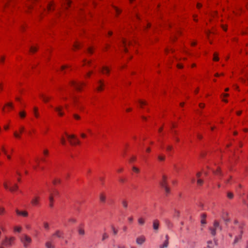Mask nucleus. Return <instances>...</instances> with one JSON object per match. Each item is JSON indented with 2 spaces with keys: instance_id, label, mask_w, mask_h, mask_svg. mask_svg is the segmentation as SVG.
<instances>
[{
  "instance_id": "1",
  "label": "nucleus",
  "mask_w": 248,
  "mask_h": 248,
  "mask_svg": "<svg viewBox=\"0 0 248 248\" xmlns=\"http://www.w3.org/2000/svg\"><path fill=\"white\" fill-rule=\"evenodd\" d=\"M24 248H28L32 242L31 238L26 234H23L19 238Z\"/></svg>"
},
{
  "instance_id": "2",
  "label": "nucleus",
  "mask_w": 248,
  "mask_h": 248,
  "mask_svg": "<svg viewBox=\"0 0 248 248\" xmlns=\"http://www.w3.org/2000/svg\"><path fill=\"white\" fill-rule=\"evenodd\" d=\"M209 230L210 231L211 234L213 236H215L216 234V232L217 231H221L222 230V227L220 225L219 222L216 220L214 222L213 226L210 227Z\"/></svg>"
},
{
  "instance_id": "3",
  "label": "nucleus",
  "mask_w": 248,
  "mask_h": 248,
  "mask_svg": "<svg viewBox=\"0 0 248 248\" xmlns=\"http://www.w3.org/2000/svg\"><path fill=\"white\" fill-rule=\"evenodd\" d=\"M66 135L67 136L68 139H69V141L70 143L72 145H76L77 144H80L79 140L76 139L75 135H68L66 133H65Z\"/></svg>"
},
{
  "instance_id": "4",
  "label": "nucleus",
  "mask_w": 248,
  "mask_h": 248,
  "mask_svg": "<svg viewBox=\"0 0 248 248\" xmlns=\"http://www.w3.org/2000/svg\"><path fill=\"white\" fill-rule=\"evenodd\" d=\"M15 239V237L13 236L10 237V238L6 237L4 241L2 243V244L6 247H9L12 245L13 242H14Z\"/></svg>"
},
{
  "instance_id": "5",
  "label": "nucleus",
  "mask_w": 248,
  "mask_h": 248,
  "mask_svg": "<svg viewBox=\"0 0 248 248\" xmlns=\"http://www.w3.org/2000/svg\"><path fill=\"white\" fill-rule=\"evenodd\" d=\"M145 237L143 235H140L136 238V242L137 245L141 246L145 242Z\"/></svg>"
},
{
  "instance_id": "6",
  "label": "nucleus",
  "mask_w": 248,
  "mask_h": 248,
  "mask_svg": "<svg viewBox=\"0 0 248 248\" xmlns=\"http://www.w3.org/2000/svg\"><path fill=\"white\" fill-rule=\"evenodd\" d=\"M71 84L78 91L81 90V86L84 85L83 83H77L76 81H72Z\"/></svg>"
},
{
  "instance_id": "7",
  "label": "nucleus",
  "mask_w": 248,
  "mask_h": 248,
  "mask_svg": "<svg viewBox=\"0 0 248 248\" xmlns=\"http://www.w3.org/2000/svg\"><path fill=\"white\" fill-rule=\"evenodd\" d=\"M40 197L39 196H34L31 200V203L33 206H37L39 203Z\"/></svg>"
},
{
  "instance_id": "8",
  "label": "nucleus",
  "mask_w": 248,
  "mask_h": 248,
  "mask_svg": "<svg viewBox=\"0 0 248 248\" xmlns=\"http://www.w3.org/2000/svg\"><path fill=\"white\" fill-rule=\"evenodd\" d=\"M164 222L165 223L166 227L169 230H170L173 227V224L169 219H165L164 220Z\"/></svg>"
},
{
  "instance_id": "9",
  "label": "nucleus",
  "mask_w": 248,
  "mask_h": 248,
  "mask_svg": "<svg viewBox=\"0 0 248 248\" xmlns=\"http://www.w3.org/2000/svg\"><path fill=\"white\" fill-rule=\"evenodd\" d=\"M165 238L166 240L163 244L159 246V248H166L168 247L169 237L168 234L166 235Z\"/></svg>"
},
{
  "instance_id": "10",
  "label": "nucleus",
  "mask_w": 248,
  "mask_h": 248,
  "mask_svg": "<svg viewBox=\"0 0 248 248\" xmlns=\"http://www.w3.org/2000/svg\"><path fill=\"white\" fill-rule=\"evenodd\" d=\"M160 185L161 187H163L167 185V177L166 175H163L161 181L160 182Z\"/></svg>"
},
{
  "instance_id": "11",
  "label": "nucleus",
  "mask_w": 248,
  "mask_h": 248,
  "mask_svg": "<svg viewBox=\"0 0 248 248\" xmlns=\"http://www.w3.org/2000/svg\"><path fill=\"white\" fill-rule=\"evenodd\" d=\"M153 229L155 231H157L159 226V222L157 219H155L153 223Z\"/></svg>"
},
{
  "instance_id": "12",
  "label": "nucleus",
  "mask_w": 248,
  "mask_h": 248,
  "mask_svg": "<svg viewBox=\"0 0 248 248\" xmlns=\"http://www.w3.org/2000/svg\"><path fill=\"white\" fill-rule=\"evenodd\" d=\"M16 213L18 216H22L23 217H27L28 215V213L27 211H20L18 210V209H16Z\"/></svg>"
},
{
  "instance_id": "13",
  "label": "nucleus",
  "mask_w": 248,
  "mask_h": 248,
  "mask_svg": "<svg viewBox=\"0 0 248 248\" xmlns=\"http://www.w3.org/2000/svg\"><path fill=\"white\" fill-rule=\"evenodd\" d=\"M55 110L58 112V114L60 116H62L64 115L63 112L62 111V108L61 107H57L54 108Z\"/></svg>"
},
{
  "instance_id": "14",
  "label": "nucleus",
  "mask_w": 248,
  "mask_h": 248,
  "mask_svg": "<svg viewBox=\"0 0 248 248\" xmlns=\"http://www.w3.org/2000/svg\"><path fill=\"white\" fill-rule=\"evenodd\" d=\"M98 83L99 84V86L97 88V90L98 91H101L103 90V87L104 86V84L103 81L101 80L98 81Z\"/></svg>"
},
{
  "instance_id": "15",
  "label": "nucleus",
  "mask_w": 248,
  "mask_h": 248,
  "mask_svg": "<svg viewBox=\"0 0 248 248\" xmlns=\"http://www.w3.org/2000/svg\"><path fill=\"white\" fill-rule=\"evenodd\" d=\"M63 233L59 230H57L56 232L53 234V236H56L58 238H62Z\"/></svg>"
},
{
  "instance_id": "16",
  "label": "nucleus",
  "mask_w": 248,
  "mask_h": 248,
  "mask_svg": "<svg viewBox=\"0 0 248 248\" xmlns=\"http://www.w3.org/2000/svg\"><path fill=\"white\" fill-rule=\"evenodd\" d=\"M40 96L42 99L43 101H44L46 103L47 102L49 101V100L50 99V97L46 96V95H45L43 94H40Z\"/></svg>"
},
{
  "instance_id": "17",
  "label": "nucleus",
  "mask_w": 248,
  "mask_h": 248,
  "mask_svg": "<svg viewBox=\"0 0 248 248\" xmlns=\"http://www.w3.org/2000/svg\"><path fill=\"white\" fill-rule=\"evenodd\" d=\"M228 215V213L227 212L223 211L222 217L226 223L229 221V219L226 218V217H227Z\"/></svg>"
},
{
  "instance_id": "18",
  "label": "nucleus",
  "mask_w": 248,
  "mask_h": 248,
  "mask_svg": "<svg viewBox=\"0 0 248 248\" xmlns=\"http://www.w3.org/2000/svg\"><path fill=\"white\" fill-rule=\"evenodd\" d=\"M99 199L101 202L104 203L106 202V197L104 193H102L100 194Z\"/></svg>"
},
{
  "instance_id": "19",
  "label": "nucleus",
  "mask_w": 248,
  "mask_h": 248,
  "mask_svg": "<svg viewBox=\"0 0 248 248\" xmlns=\"http://www.w3.org/2000/svg\"><path fill=\"white\" fill-rule=\"evenodd\" d=\"M45 246L46 248H55L54 246L52 244V243L50 241H47L46 243Z\"/></svg>"
},
{
  "instance_id": "20",
  "label": "nucleus",
  "mask_w": 248,
  "mask_h": 248,
  "mask_svg": "<svg viewBox=\"0 0 248 248\" xmlns=\"http://www.w3.org/2000/svg\"><path fill=\"white\" fill-rule=\"evenodd\" d=\"M110 71L109 68L106 66H103L102 68V72L103 73L108 74Z\"/></svg>"
},
{
  "instance_id": "21",
  "label": "nucleus",
  "mask_w": 248,
  "mask_h": 248,
  "mask_svg": "<svg viewBox=\"0 0 248 248\" xmlns=\"http://www.w3.org/2000/svg\"><path fill=\"white\" fill-rule=\"evenodd\" d=\"M213 173L217 175H218V176H222V173L221 172L220 168H218L217 169V170H216V171H213Z\"/></svg>"
},
{
  "instance_id": "22",
  "label": "nucleus",
  "mask_w": 248,
  "mask_h": 248,
  "mask_svg": "<svg viewBox=\"0 0 248 248\" xmlns=\"http://www.w3.org/2000/svg\"><path fill=\"white\" fill-rule=\"evenodd\" d=\"M49 206L51 208H52L53 206L54 199H53V197L52 195L50 196V197H49Z\"/></svg>"
},
{
  "instance_id": "23",
  "label": "nucleus",
  "mask_w": 248,
  "mask_h": 248,
  "mask_svg": "<svg viewBox=\"0 0 248 248\" xmlns=\"http://www.w3.org/2000/svg\"><path fill=\"white\" fill-rule=\"evenodd\" d=\"M162 187L164 189L166 195H168L170 193V188L168 186Z\"/></svg>"
},
{
  "instance_id": "24",
  "label": "nucleus",
  "mask_w": 248,
  "mask_h": 248,
  "mask_svg": "<svg viewBox=\"0 0 248 248\" xmlns=\"http://www.w3.org/2000/svg\"><path fill=\"white\" fill-rule=\"evenodd\" d=\"M138 223L140 225H143L145 223V220L142 217H140L138 220Z\"/></svg>"
},
{
  "instance_id": "25",
  "label": "nucleus",
  "mask_w": 248,
  "mask_h": 248,
  "mask_svg": "<svg viewBox=\"0 0 248 248\" xmlns=\"http://www.w3.org/2000/svg\"><path fill=\"white\" fill-rule=\"evenodd\" d=\"M19 115L21 118H24L26 115V113L25 111H21L19 112Z\"/></svg>"
},
{
  "instance_id": "26",
  "label": "nucleus",
  "mask_w": 248,
  "mask_h": 248,
  "mask_svg": "<svg viewBox=\"0 0 248 248\" xmlns=\"http://www.w3.org/2000/svg\"><path fill=\"white\" fill-rule=\"evenodd\" d=\"M18 189V186L17 184H15L14 186L9 188L10 191L13 192Z\"/></svg>"
},
{
  "instance_id": "27",
  "label": "nucleus",
  "mask_w": 248,
  "mask_h": 248,
  "mask_svg": "<svg viewBox=\"0 0 248 248\" xmlns=\"http://www.w3.org/2000/svg\"><path fill=\"white\" fill-rule=\"evenodd\" d=\"M179 217H180L179 211H178L176 210H175L174 212L173 217H176V218H179Z\"/></svg>"
},
{
  "instance_id": "28",
  "label": "nucleus",
  "mask_w": 248,
  "mask_h": 248,
  "mask_svg": "<svg viewBox=\"0 0 248 248\" xmlns=\"http://www.w3.org/2000/svg\"><path fill=\"white\" fill-rule=\"evenodd\" d=\"M21 230H22L21 227H20V226H15L14 227V231L15 232H20L21 231Z\"/></svg>"
},
{
  "instance_id": "29",
  "label": "nucleus",
  "mask_w": 248,
  "mask_h": 248,
  "mask_svg": "<svg viewBox=\"0 0 248 248\" xmlns=\"http://www.w3.org/2000/svg\"><path fill=\"white\" fill-rule=\"evenodd\" d=\"M111 230L112 231V232H113V233L114 235H116L117 233H118V231L117 230H116L115 227H114V226L113 225H111Z\"/></svg>"
},
{
  "instance_id": "30",
  "label": "nucleus",
  "mask_w": 248,
  "mask_h": 248,
  "mask_svg": "<svg viewBox=\"0 0 248 248\" xmlns=\"http://www.w3.org/2000/svg\"><path fill=\"white\" fill-rule=\"evenodd\" d=\"M241 239V235L235 237L234 242H233V245L236 244Z\"/></svg>"
},
{
  "instance_id": "31",
  "label": "nucleus",
  "mask_w": 248,
  "mask_h": 248,
  "mask_svg": "<svg viewBox=\"0 0 248 248\" xmlns=\"http://www.w3.org/2000/svg\"><path fill=\"white\" fill-rule=\"evenodd\" d=\"M43 226L45 229L46 230H48L49 229V224L46 222H43Z\"/></svg>"
},
{
  "instance_id": "32",
  "label": "nucleus",
  "mask_w": 248,
  "mask_h": 248,
  "mask_svg": "<svg viewBox=\"0 0 248 248\" xmlns=\"http://www.w3.org/2000/svg\"><path fill=\"white\" fill-rule=\"evenodd\" d=\"M122 204L123 205V206L124 208H126L128 206V203L125 200H123L122 202Z\"/></svg>"
},
{
  "instance_id": "33",
  "label": "nucleus",
  "mask_w": 248,
  "mask_h": 248,
  "mask_svg": "<svg viewBox=\"0 0 248 248\" xmlns=\"http://www.w3.org/2000/svg\"><path fill=\"white\" fill-rule=\"evenodd\" d=\"M78 232L79 234H80V235H83L85 234V231H84V229H83L79 228L78 229Z\"/></svg>"
},
{
  "instance_id": "34",
  "label": "nucleus",
  "mask_w": 248,
  "mask_h": 248,
  "mask_svg": "<svg viewBox=\"0 0 248 248\" xmlns=\"http://www.w3.org/2000/svg\"><path fill=\"white\" fill-rule=\"evenodd\" d=\"M127 43H128L129 45H130L131 42H129L127 43L126 41H125L124 40H123V45H124V51L125 52H126L127 51L126 48H125V46L127 45Z\"/></svg>"
},
{
  "instance_id": "35",
  "label": "nucleus",
  "mask_w": 248,
  "mask_h": 248,
  "mask_svg": "<svg viewBox=\"0 0 248 248\" xmlns=\"http://www.w3.org/2000/svg\"><path fill=\"white\" fill-rule=\"evenodd\" d=\"M34 114L35 117L38 118L39 117V114L37 112V108H34Z\"/></svg>"
},
{
  "instance_id": "36",
  "label": "nucleus",
  "mask_w": 248,
  "mask_h": 248,
  "mask_svg": "<svg viewBox=\"0 0 248 248\" xmlns=\"http://www.w3.org/2000/svg\"><path fill=\"white\" fill-rule=\"evenodd\" d=\"M5 212V208L3 207H0V215H2Z\"/></svg>"
},
{
  "instance_id": "37",
  "label": "nucleus",
  "mask_w": 248,
  "mask_h": 248,
  "mask_svg": "<svg viewBox=\"0 0 248 248\" xmlns=\"http://www.w3.org/2000/svg\"><path fill=\"white\" fill-rule=\"evenodd\" d=\"M213 60L215 61H218L219 60V58L217 56V54L215 53L214 54Z\"/></svg>"
},
{
  "instance_id": "38",
  "label": "nucleus",
  "mask_w": 248,
  "mask_h": 248,
  "mask_svg": "<svg viewBox=\"0 0 248 248\" xmlns=\"http://www.w3.org/2000/svg\"><path fill=\"white\" fill-rule=\"evenodd\" d=\"M108 237V234L107 233L105 232L103 233V236H102V240L104 241L105 239H107Z\"/></svg>"
},
{
  "instance_id": "39",
  "label": "nucleus",
  "mask_w": 248,
  "mask_h": 248,
  "mask_svg": "<svg viewBox=\"0 0 248 248\" xmlns=\"http://www.w3.org/2000/svg\"><path fill=\"white\" fill-rule=\"evenodd\" d=\"M72 98H73V102H74V105L75 106H78V99L75 97H73Z\"/></svg>"
},
{
  "instance_id": "40",
  "label": "nucleus",
  "mask_w": 248,
  "mask_h": 248,
  "mask_svg": "<svg viewBox=\"0 0 248 248\" xmlns=\"http://www.w3.org/2000/svg\"><path fill=\"white\" fill-rule=\"evenodd\" d=\"M30 50L31 52H35L37 50V48L35 47L31 46V47Z\"/></svg>"
},
{
  "instance_id": "41",
  "label": "nucleus",
  "mask_w": 248,
  "mask_h": 248,
  "mask_svg": "<svg viewBox=\"0 0 248 248\" xmlns=\"http://www.w3.org/2000/svg\"><path fill=\"white\" fill-rule=\"evenodd\" d=\"M203 183V181L202 179H199L197 180V184L199 186H202V185Z\"/></svg>"
},
{
  "instance_id": "42",
  "label": "nucleus",
  "mask_w": 248,
  "mask_h": 248,
  "mask_svg": "<svg viewBox=\"0 0 248 248\" xmlns=\"http://www.w3.org/2000/svg\"><path fill=\"white\" fill-rule=\"evenodd\" d=\"M71 4V1L69 0H65V6L67 7V6H69L70 4Z\"/></svg>"
},
{
  "instance_id": "43",
  "label": "nucleus",
  "mask_w": 248,
  "mask_h": 248,
  "mask_svg": "<svg viewBox=\"0 0 248 248\" xmlns=\"http://www.w3.org/2000/svg\"><path fill=\"white\" fill-rule=\"evenodd\" d=\"M227 196L229 199H232L233 197V195L231 192H228L227 194Z\"/></svg>"
},
{
  "instance_id": "44",
  "label": "nucleus",
  "mask_w": 248,
  "mask_h": 248,
  "mask_svg": "<svg viewBox=\"0 0 248 248\" xmlns=\"http://www.w3.org/2000/svg\"><path fill=\"white\" fill-rule=\"evenodd\" d=\"M14 136L18 139L20 138V135L18 133H17L16 132H14Z\"/></svg>"
},
{
  "instance_id": "45",
  "label": "nucleus",
  "mask_w": 248,
  "mask_h": 248,
  "mask_svg": "<svg viewBox=\"0 0 248 248\" xmlns=\"http://www.w3.org/2000/svg\"><path fill=\"white\" fill-rule=\"evenodd\" d=\"M158 158L160 161H164L165 159V157L164 156L159 155Z\"/></svg>"
},
{
  "instance_id": "46",
  "label": "nucleus",
  "mask_w": 248,
  "mask_h": 248,
  "mask_svg": "<svg viewBox=\"0 0 248 248\" xmlns=\"http://www.w3.org/2000/svg\"><path fill=\"white\" fill-rule=\"evenodd\" d=\"M132 170L133 171H134L135 172H137V173H139L140 171L139 169L135 167H133L132 168Z\"/></svg>"
},
{
  "instance_id": "47",
  "label": "nucleus",
  "mask_w": 248,
  "mask_h": 248,
  "mask_svg": "<svg viewBox=\"0 0 248 248\" xmlns=\"http://www.w3.org/2000/svg\"><path fill=\"white\" fill-rule=\"evenodd\" d=\"M139 103H140L141 107H142V106L143 105H146V102L145 101H143L139 100Z\"/></svg>"
},
{
  "instance_id": "48",
  "label": "nucleus",
  "mask_w": 248,
  "mask_h": 248,
  "mask_svg": "<svg viewBox=\"0 0 248 248\" xmlns=\"http://www.w3.org/2000/svg\"><path fill=\"white\" fill-rule=\"evenodd\" d=\"M201 222V224L202 225L205 224L206 223L205 219L202 218Z\"/></svg>"
},
{
  "instance_id": "49",
  "label": "nucleus",
  "mask_w": 248,
  "mask_h": 248,
  "mask_svg": "<svg viewBox=\"0 0 248 248\" xmlns=\"http://www.w3.org/2000/svg\"><path fill=\"white\" fill-rule=\"evenodd\" d=\"M61 142H62V143L63 145H65V140L64 139L63 137H62L61 138Z\"/></svg>"
},
{
  "instance_id": "50",
  "label": "nucleus",
  "mask_w": 248,
  "mask_h": 248,
  "mask_svg": "<svg viewBox=\"0 0 248 248\" xmlns=\"http://www.w3.org/2000/svg\"><path fill=\"white\" fill-rule=\"evenodd\" d=\"M73 116H74V118H75V119H76L78 120V119H80V116H78V115H77V114H74V115H73Z\"/></svg>"
},
{
  "instance_id": "51",
  "label": "nucleus",
  "mask_w": 248,
  "mask_h": 248,
  "mask_svg": "<svg viewBox=\"0 0 248 248\" xmlns=\"http://www.w3.org/2000/svg\"><path fill=\"white\" fill-rule=\"evenodd\" d=\"M172 149V147L171 146L169 145L167 147V150L168 151H170Z\"/></svg>"
},
{
  "instance_id": "52",
  "label": "nucleus",
  "mask_w": 248,
  "mask_h": 248,
  "mask_svg": "<svg viewBox=\"0 0 248 248\" xmlns=\"http://www.w3.org/2000/svg\"><path fill=\"white\" fill-rule=\"evenodd\" d=\"M128 220L129 221V222L132 223L133 221V218L132 217H129L128 218Z\"/></svg>"
},
{
  "instance_id": "53",
  "label": "nucleus",
  "mask_w": 248,
  "mask_h": 248,
  "mask_svg": "<svg viewBox=\"0 0 248 248\" xmlns=\"http://www.w3.org/2000/svg\"><path fill=\"white\" fill-rule=\"evenodd\" d=\"M69 221L72 223H75L76 222V220L74 218H70L69 219Z\"/></svg>"
},
{
  "instance_id": "54",
  "label": "nucleus",
  "mask_w": 248,
  "mask_h": 248,
  "mask_svg": "<svg viewBox=\"0 0 248 248\" xmlns=\"http://www.w3.org/2000/svg\"><path fill=\"white\" fill-rule=\"evenodd\" d=\"M136 157L135 156H132L130 159V162H133V161H134L136 160Z\"/></svg>"
},
{
  "instance_id": "55",
  "label": "nucleus",
  "mask_w": 248,
  "mask_h": 248,
  "mask_svg": "<svg viewBox=\"0 0 248 248\" xmlns=\"http://www.w3.org/2000/svg\"><path fill=\"white\" fill-rule=\"evenodd\" d=\"M1 150L3 151V152L4 153V154L7 155V152L3 146L1 147Z\"/></svg>"
},
{
  "instance_id": "56",
  "label": "nucleus",
  "mask_w": 248,
  "mask_h": 248,
  "mask_svg": "<svg viewBox=\"0 0 248 248\" xmlns=\"http://www.w3.org/2000/svg\"><path fill=\"white\" fill-rule=\"evenodd\" d=\"M114 8H115V11H116V12L118 14H120V13H121V11H120L119 9H118L117 7H114Z\"/></svg>"
},
{
  "instance_id": "57",
  "label": "nucleus",
  "mask_w": 248,
  "mask_h": 248,
  "mask_svg": "<svg viewBox=\"0 0 248 248\" xmlns=\"http://www.w3.org/2000/svg\"><path fill=\"white\" fill-rule=\"evenodd\" d=\"M52 5H53L52 3L48 4V7H47L48 10H51V6H52Z\"/></svg>"
},
{
  "instance_id": "58",
  "label": "nucleus",
  "mask_w": 248,
  "mask_h": 248,
  "mask_svg": "<svg viewBox=\"0 0 248 248\" xmlns=\"http://www.w3.org/2000/svg\"><path fill=\"white\" fill-rule=\"evenodd\" d=\"M88 53H91V54H92L93 53V50H92L91 47H89L88 48Z\"/></svg>"
},
{
  "instance_id": "59",
  "label": "nucleus",
  "mask_w": 248,
  "mask_h": 248,
  "mask_svg": "<svg viewBox=\"0 0 248 248\" xmlns=\"http://www.w3.org/2000/svg\"><path fill=\"white\" fill-rule=\"evenodd\" d=\"M74 46L76 48H79V44H74Z\"/></svg>"
},
{
  "instance_id": "60",
  "label": "nucleus",
  "mask_w": 248,
  "mask_h": 248,
  "mask_svg": "<svg viewBox=\"0 0 248 248\" xmlns=\"http://www.w3.org/2000/svg\"><path fill=\"white\" fill-rule=\"evenodd\" d=\"M24 130V127L23 126H21L20 128V133H22V132Z\"/></svg>"
},
{
  "instance_id": "61",
  "label": "nucleus",
  "mask_w": 248,
  "mask_h": 248,
  "mask_svg": "<svg viewBox=\"0 0 248 248\" xmlns=\"http://www.w3.org/2000/svg\"><path fill=\"white\" fill-rule=\"evenodd\" d=\"M60 180H55L53 182L54 184H56L57 183H60Z\"/></svg>"
},
{
  "instance_id": "62",
  "label": "nucleus",
  "mask_w": 248,
  "mask_h": 248,
  "mask_svg": "<svg viewBox=\"0 0 248 248\" xmlns=\"http://www.w3.org/2000/svg\"><path fill=\"white\" fill-rule=\"evenodd\" d=\"M80 136L82 138H85L86 137V134H85L84 133H81Z\"/></svg>"
},
{
  "instance_id": "63",
  "label": "nucleus",
  "mask_w": 248,
  "mask_h": 248,
  "mask_svg": "<svg viewBox=\"0 0 248 248\" xmlns=\"http://www.w3.org/2000/svg\"><path fill=\"white\" fill-rule=\"evenodd\" d=\"M44 154L45 155H47L48 154V151L47 150H45L44 151Z\"/></svg>"
},
{
  "instance_id": "64",
  "label": "nucleus",
  "mask_w": 248,
  "mask_h": 248,
  "mask_svg": "<svg viewBox=\"0 0 248 248\" xmlns=\"http://www.w3.org/2000/svg\"><path fill=\"white\" fill-rule=\"evenodd\" d=\"M6 105L9 106V108H11V107L12 108L13 107V105H12V104L11 103H8Z\"/></svg>"
}]
</instances>
